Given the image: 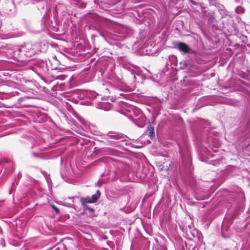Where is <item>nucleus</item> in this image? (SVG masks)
I'll return each instance as SVG.
<instances>
[{"instance_id":"obj_8","label":"nucleus","mask_w":250,"mask_h":250,"mask_svg":"<svg viewBox=\"0 0 250 250\" xmlns=\"http://www.w3.org/2000/svg\"><path fill=\"white\" fill-rule=\"evenodd\" d=\"M244 11V9L241 6H238L235 8V12L238 14L243 13Z\"/></svg>"},{"instance_id":"obj_11","label":"nucleus","mask_w":250,"mask_h":250,"mask_svg":"<svg viewBox=\"0 0 250 250\" xmlns=\"http://www.w3.org/2000/svg\"><path fill=\"white\" fill-rule=\"evenodd\" d=\"M83 206L86 209L88 210L89 211H90V212L94 211V209L92 208L89 207L88 206L85 205V206Z\"/></svg>"},{"instance_id":"obj_2","label":"nucleus","mask_w":250,"mask_h":250,"mask_svg":"<svg viewBox=\"0 0 250 250\" xmlns=\"http://www.w3.org/2000/svg\"><path fill=\"white\" fill-rule=\"evenodd\" d=\"M126 106H127V105L125 104H123V107L125 109V111H124L122 110L121 112L122 114H125V116L132 119H134V116L135 117L139 116V117H141L143 116L142 111L140 109L133 106H130L127 109H125V107Z\"/></svg>"},{"instance_id":"obj_9","label":"nucleus","mask_w":250,"mask_h":250,"mask_svg":"<svg viewBox=\"0 0 250 250\" xmlns=\"http://www.w3.org/2000/svg\"><path fill=\"white\" fill-rule=\"evenodd\" d=\"M180 67L182 69H184L187 66L188 63L186 61H183L180 62Z\"/></svg>"},{"instance_id":"obj_15","label":"nucleus","mask_w":250,"mask_h":250,"mask_svg":"<svg viewBox=\"0 0 250 250\" xmlns=\"http://www.w3.org/2000/svg\"><path fill=\"white\" fill-rule=\"evenodd\" d=\"M100 183V182H98V183H97V184L99 185V186H100V185H99Z\"/></svg>"},{"instance_id":"obj_13","label":"nucleus","mask_w":250,"mask_h":250,"mask_svg":"<svg viewBox=\"0 0 250 250\" xmlns=\"http://www.w3.org/2000/svg\"><path fill=\"white\" fill-rule=\"evenodd\" d=\"M214 18H213V16H211L208 19V20L210 21H213V20Z\"/></svg>"},{"instance_id":"obj_6","label":"nucleus","mask_w":250,"mask_h":250,"mask_svg":"<svg viewBox=\"0 0 250 250\" xmlns=\"http://www.w3.org/2000/svg\"><path fill=\"white\" fill-rule=\"evenodd\" d=\"M177 47L180 51H182L185 53H188L190 49L189 46L184 42L178 43Z\"/></svg>"},{"instance_id":"obj_4","label":"nucleus","mask_w":250,"mask_h":250,"mask_svg":"<svg viewBox=\"0 0 250 250\" xmlns=\"http://www.w3.org/2000/svg\"><path fill=\"white\" fill-rule=\"evenodd\" d=\"M100 196V191L97 190L96 194L92 195L91 197L88 196L85 198H81L80 199V202L83 206L87 205L86 204L87 203H94L99 199Z\"/></svg>"},{"instance_id":"obj_7","label":"nucleus","mask_w":250,"mask_h":250,"mask_svg":"<svg viewBox=\"0 0 250 250\" xmlns=\"http://www.w3.org/2000/svg\"><path fill=\"white\" fill-rule=\"evenodd\" d=\"M111 105L108 103L102 104L101 105V108L104 110H108L110 109Z\"/></svg>"},{"instance_id":"obj_1","label":"nucleus","mask_w":250,"mask_h":250,"mask_svg":"<svg viewBox=\"0 0 250 250\" xmlns=\"http://www.w3.org/2000/svg\"><path fill=\"white\" fill-rule=\"evenodd\" d=\"M220 146V143L217 138L209 137L207 143V146L201 153V155L205 157L202 161L208 162L213 166H217L220 164L224 159L223 156H219L217 154H212V152L216 153L218 151L216 148H219Z\"/></svg>"},{"instance_id":"obj_3","label":"nucleus","mask_w":250,"mask_h":250,"mask_svg":"<svg viewBox=\"0 0 250 250\" xmlns=\"http://www.w3.org/2000/svg\"><path fill=\"white\" fill-rule=\"evenodd\" d=\"M123 138V136L122 134H117L116 133H109L107 135L106 139L108 140L109 143L115 146H123L124 143L125 142V140L123 139L122 141H115L113 140H110V139H114L119 140Z\"/></svg>"},{"instance_id":"obj_16","label":"nucleus","mask_w":250,"mask_h":250,"mask_svg":"<svg viewBox=\"0 0 250 250\" xmlns=\"http://www.w3.org/2000/svg\"><path fill=\"white\" fill-rule=\"evenodd\" d=\"M180 152L181 154H182V150L180 149Z\"/></svg>"},{"instance_id":"obj_5","label":"nucleus","mask_w":250,"mask_h":250,"mask_svg":"<svg viewBox=\"0 0 250 250\" xmlns=\"http://www.w3.org/2000/svg\"><path fill=\"white\" fill-rule=\"evenodd\" d=\"M19 51L21 55L27 57H30L34 53L33 49L30 48V45L22 46L19 48Z\"/></svg>"},{"instance_id":"obj_12","label":"nucleus","mask_w":250,"mask_h":250,"mask_svg":"<svg viewBox=\"0 0 250 250\" xmlns=\"http://www.w3.org/2000/svg\"><path fill=\"white\" fill-rule=\"evenodd\" d=\"M154 134V130L152 129V130H150V131H149V136L150 137H151V136H153Z\"/></svg>"},{"instance_id":"obj_14","label":"nucleus","mask_w":250,"mask_h":250,"mask_svg":"<svg viewBox=\"0 0 250 250\" xmlns=\"http://www.w3.org/2000/svg\"><path fill=\"white\" fill-rule=\"evenodd\" d=\"M61 77V78H60V79L61 80H64V78H65V77L64 76H60Z\"/></svg>"},{"instance_id":"obj_10","label":"nucleus","mask_w":250,"mask_h":250,"mask_svg":"<svg viewBox=\"0 0 250 250\" xmlns=\"http://www.w3.org/2000/svg\"><path fill=\"white\" fill-rule=\"evenodd\" d=\"M51 207L55 211L56 213L59 214L60 213V210L59 208L57 207H56L55 205H51Z\"/></svg>"}]
</instances>
